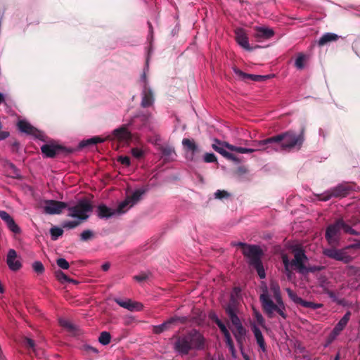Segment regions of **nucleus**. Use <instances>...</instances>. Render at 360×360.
Wrapping results in <instances>:
<instances>
[{
  "label": "nucleus",
  "instance_id": "774afa93",
  "mask_svg": "<svg viewBox=\"0 0 360 360\" xmlns=\"http://www.w3.org/2000/svg\"><path fill=\"white\" fill-rule=\"evenodd\" d=\"M238 172L240 174H245L247 172V169L244 167H240L238 168Z\"/></svg>",
  "mask_w": 360,
  "mask_h": 360
},
{
  "label": "nucleus",
  "instance_id": "37998d69",
  "mask_svg": "<svg viewBox=\"0 0 360 360\" xmlns=\"http://www.w3.org/2000/svg\"><path fill=\"white\" fill-rule=\"evenodd\" d=\"M22 345L29 349H32L33 351L35 350V343L32 339L25 338L22 340Z\"/></svg>",
  "mask_w": 360,
  "mask_h": 360
},
{
  "label": "nucleus",
  "instance_id": "aec40b11",
  "mask_svg": "<svg viewBox=\"0 0 360 360\" xmlns=\"http://www.w3.org/2000/svg\"><path fill=\"white\" fill-rule=\"evenodd\" d=\"M235 39L237 43L243 49L251 51L252 49L250 46L248 34L243 28H236L234 31Z\"/></svg>",
  "mask_w": 360,
  "mask_h": 360
},
{
  "label": "nucleus",
  "instance_id": "9b49d317",
  "mask_svg": "<svg viewBox=\"0 0 360 360\" xmlns=\"http://www.w3.org/2000/svg\"><path fill=\"white\" fill-rule=\"evenodd\" d=\"M92 205L86 200H81L74 207H69L71 212L69 216L72 217H77L81 220H86L89 216L86 212L92 210Z\"/></svg>",
  "mask_w": 360,
  "mask_h": 360
},
{
  "label": "nucleus",
  "instance_id": "2eb2a0df",
  "mask_svg": "<svg viewBox=\"0 0 360 360\" xmlns=\"http://www.w3.org/2000/svg\"><path fill=\"white\" fill-rule=\"evenodd\" d=\"M233 326H235L232 329V333L236 340L238 345L242 347L245 340L246 330L243 327L240 319L231 321Z\"/></svg>",
  "mask_w": 360,
  "mask_h": 360
},
{
  "label": "nucleus",
  "instance_id": "bb28decb",
  "mask_svg": "<svg viewBox=\"0 0 360 360\" xmlns=\"http://www.w3.org/2000/svg\"><path fill=\"white\" fill-rule=\"evenodd\" d=\"M225 146L227 149L230 150L231 151H233V152H236V153H252L257 151V150H262V149L238 147V146L231 145L229 143H225ZM261 147L262 148V150H264V148L266 146H261Z\"/></svg>",
  "mask_w": 360,
  "mask_h": 360
},
{
  "label": "nucleus",
  "instance_id": "69168bd1",
  "mask_svg": "<svg viewBox=\"0 0 360 360\" xmlns=\"http://www.w3.org/2000/svg\"><path fill=\"white\" fill-rule=\"evenodd\" d=\"M282 260L284 266H291V261L290 262L286 255L282 257Z\"/></svg>",
  "mask_w": 360,
  "mask_h": 360
},
{
  "label": "nucleus",
  "instance_id": "8fccbe9b",
  "mask_svg": "<svg viewBox=\"0 0 360 360\" xmlns=\"http://www.w3.org/2000/svg\"><path fill=\"white\" fill-rule=\"evenodd\" d=\"M240 292L241 289L239 287H234L233 290L231 292L230 297L233 298L238 300H240Z\"/></svg>",
  "mask_w": 360,
  "mask_h": 360
},
{
  "label": "nucleus",
  "instance_id": "e2e57ef3",
  "mask_svg": "<svg viewBox=\"0 0 360 360\" xmlns=\"http://www.w3.org/2000/svg\"><path fill=\"white\" fill-rule=\"evenodd\" d=\"M229 155H231V157H226V158L229 160H231L233 162H240V160L238 158H237L235 155L229 153Z\"/></svg>",
  "mask_w": 360,
  "mask_h": 360
},
{
  "label": "nucleus",
  "instance_id": "6ab92c4d",
  "mask_svg": "<svg viewBox=\"0 0 360 360\" xmlns=\"http://www.w3.org/2000/svg\"><path fill=\"white\" fill-rule=\"evenodd\" d=\"M177 321H181V323H184L186 321V319L184 317L181 318V317H177V316L171 317L170 319H169L168 320H167L162 324L153 326V331L155 334H160L162 332L169 330L172 324L176 323Z\"/></svg>",
  "mask_w": 360,
  "mask_h": 360
},
{
  "label": "nucleus",
  "instance_id": "338daca9",
  "mask_svg": "<svg viewBox=\"0 0 360 360\" xmlns=\"http://www.w3.org/2000/svg\"><path fill=\"white\" fill-rule=\"evenodd\" d=\"M221 332L224 335V338L231 335L229 330L226 328V327L224 328V329L221 330Z\"/></svg>",
  "mask_w": 360,
  "mask_h": 360
},
{
  "label": "nucleus",
  "instance_id": "13d9d810",
  "mask_svg": "<svg viewBox=\"0 0 360 360\" xmlns=\"http://www.w3.org/2000/svg\"><path fill=\"white\" fill-rule=\"evenodd\" d=\"M117 160L123 165L129 166L130 165V158L128 156H120Z\"/></svg>",
  "mask_w": 360,
  "mask_h": 360
},
{
  "label": "nucleus",
  "instance_id": "4be33fe9",
  "mask_svg": "<svg viewBox=\"0 0 360 360\" xmlns=\"http://www.w3.org/2000/svg\"><path fill=\"white\" fill-rule=\"evenodd\" d=\"M233 72L235 74L242 80L247 81L248 79H251L256 82H260L264 81L266 79L267 76H263V75H252V74H248L240 69H238L236 67H234L233 68Z\"/></svg>",
  "mask_w": 360,
  "mask_h": 360
},
{
  "label": "nucleus",
  "instance_id": "393cba45",
  "mask_svg": "<svg viewBox=\"0 0 360 360\" xmlns=\"http://www.w3.org/2000/svg\"><path fill=\"white\" fill-rule=\"evenodd\" d=\"M154 103V96L152 90L145 86L142 92V99L141 105L143 108H148L153 105Z\"/></svg>",
  "mask_w": 360,
  "mask_h": 360
},
{
  "label": "nucleus",
  "instance_id": "a18cd8bd",
  "mask_svg": "<svg viewBox=\"0 0 360 360\" xmlns=\"http://www.w3.org/2000/svg\"><path fill=\"white\" fill-rule=\"evenodd\" d=\"M323 292L328 295V297L333 301L338 304L341 302L338 300L336 294L332 290H329L328 288H323Z\"/></svg>",
  "mask_w": 360,
  "mask_h": 360
},
{
  "label": "nucleus",
  "instance_id": "a878e982",
  "mask_svg": "<svg viewBox=\"0 0 360 360\" xmlns=\"http://www.w3.org/2000/svg\"><path fill=\"white\" fill-rule=\"evenodd\" d=\"M252 330L256 339L257 343L258 344L262 352H265L266 351V343L264 338L262 335V331L256 326H253Z\"/></svg>",
  "mask_w": 360,
  "mask_h": 360
},
{
  "label": "nucleus",
  "instance_id": "c85d7f7f",
  "mask_svg": "<svg viewBox=\"0 0 360 360\" xmlns=\"http://www.w3.org/2000/svg\"><path fill=\"white\" fill-rule=\"evenodd\" d=\"M339 39V36L336 34L327 32L322 35L318 41L320 46H323L330 42L335 41Z\"/></svg>",
  "mask_w": 360,
  "mask_h": 360
},
{
  "label": "nucleus",
  "instance_id": "f3484780",
  "mask_svg": "<svg viewBox=\"0 0 360 360\" xmlns=\"http://www.w3.org/2000/svg\"><path fill=\"white\" fill-rule=\"evenodd\" d=\"M239 304L240 300L230 297L229 302L224 307L225 312L231 321L239 319L238 316Z\"/></svg>",
  "mask_w": 360,
  "mask_h": 360
},
{
  "label": "nucleus",
  "instance_id": "a19ab883",
  "mask_svg": "<svg viewBox=\"0 0 360 360\" xmlns=\"http://www.w3.org/2000/svg\"><path fill=\"white\" fill-rule=\"evenodd\" d=\"M32 269L37 274H42L44 272V266L39 261H36L32 264Z\"/></svg>",
  "mask_w": 360,
  "mask_h": 360
},
{
  "label": "nucleus",
  "instance_id": "f257e3e1",
  "mask_svg": "<svg viewBox=\"0 0 360 360\" xmlns=\"http://www.w3.org/2000/svg\"><path fill=\"white\" fill-rule=\"evenodd\" d=\"M304 134L305 127H302L299 134L288 130L264 140L255 141L252 145L266 146L264 149L271 148L276 152H289L295 148L300 150L305 139Z\"/></svg>",
  "mask_w": 360,
  "mask_h": 360
},
{
  "label": "nucleus",
  "instance_id": "0eeeda50",
  "mask_svg": "<svg viewBox=\"0 0 360 360\" xmlns=\"http://www.w3.org/2000/svg\"><path fill=\"white\" fill-rule=\"evenodd\" d=\"M259 300L264 312L269 318H273L274 311L277 312L283 319L286 318V314L284 312V305L278 306L275 304L270 298L266 290L264 293L260 295Z\"/></svg>",
  "mask_w": 360,
  "mask_h": 360
},
{
  "label": "nucleus",
  "instance_id": "f704fd0d",
  "mask_svg": "<svg viewBox=\"0 0 360 360\" xmlns=\"http://www.w3.org/2000/svg\"><path fill=\"white\" fill-rule=\"evenodd\" d=\"M51 237L53 240H56L58 237L63 234V230L61 228L53 226L50 229Z\"/></svg>",
  "mask_w": 360,
  "mask_h": 360
},
{
  "label": "nucleus",
  "instance_id": "dca6fc26",
  "mask_svg": "<svg viewBox=\"0 0 360 360\" xmlns=\"http://www.w3.org/2000/svg\"><path fill=\"white\" fill-rule=\"evenodd\" d=\"M6 264L10 270L17 271L22 268L20 258L18 256L17 252L13 249L8 251L6 256Z\"/></svg>",
  "mask_w": 360,
  "mask_h": 360
},
{
  "label": "nucleus",
  "instance_id": "423d86ee",
  "mask_svg": "<svg viewBox=\"0 0 360 360\" xmlns=\"http://www.w3.org/2000/svg\"><path fill=\"white\" fill-rule=\"evenodd\" d=\"M354 241V243L342 249H337L335 247L324 249L323 253L330 259L342 262L344 264H349L352 261L353 258L347 253V250L360 249V239H356Z\"/></svg>",
  "mask_w": 360,
  "mask_h": 360
},
{
  "label": "nucleus",
  "instance_id": "79ce46f5",
  "mask_svg": "<svg viewBox=\"0 0 360 360\" xmlns=\"http://www.w3.org/2000/svg\"><path fill=\"white\" fill-rule=\"evenodd\" d=\"M304 60H305V56L303 54H300L295 60V67L299 70L303 69L304 67Z\"/></svg>",
  "mask_w": 360,
  "mask_h": 360
},
{
  "label": "nucleus",
  "instance_id": "7c9ffc66",
  "mask_svg": "<svg viewBox=\"0 0 360 360\" xmlns=\"http://www.w3.org/2000/svg\"><path fill=\"white\" fill-rule=\"evenodd\" d=\"M115 214V210H112L105 205H100L98 207V216L100 218H109Z\"/></svg>",
  "mask_w": 360,
  "mask_h": 360
},
{
  "label": "nucleus",
  "instance_id": "f8f14e48",
  "mask_svg": "<svg viewBox=\"0 0 360 360\" xmlns=\"http://www.w3.org/2000/svg\"><path fill=\"white\" fill-rule=\"evenodd\" d=\"M41 150L43 154L47 158H53L57 154L59 153H71L73 150L71 148H67L60 145L54 144H44L41 147Z\"/></svg>",
  "mask_w": 360,
  "mask_h": 360
},
{
  "label": "nucleus",
  "instance_id": "39448f33",
  "mask_svg": "<svg viewBox=\"0 0 360 360\" xmlns=\"http://www.w3.org/2000/svg\"><path fill=\"white\" fill-rule=\"evenodd\" d=\"M307 261L308 258L303 250L297 248L294 250V258L291 260V266L299 274L307 275L309 273L319 271L323 268L321 266H307L305 264Z\"/></svg>",
  "mask_w": 360,
  "mask_h": 360
},
{
  "label": "nucleus",
  "instance_id": "ddd939ff",
  "mask_svg": "<svg viewBox=\"0 0 360 360\" xmlns=\"http://www.w3.org/2000/svg\"><path fill=\"white\" fill-rule=\"evenodd\" d=\"M68 207V204L64 202L48 200L45 201L44 212L49 214H59L63 210Z\"/></svg>",
  "mask_w": 360,
  "mask_h": 360
},
{
  "label": "nucleus",
  "instance_id": "e433bc0d",
  "mask_svg": "<svg viewBox=\"0 0 360 360\" xmlns=\"http://www.w3.org/2000/svg\"><path fill=\"white\" fill-rule=\"evenodd\" d=\"M56 277L58 278V280L59 281H60L61 283L64 282V281H66V282H69V283H77V281H75L74 279H72L70 278H69L66 274H65L63 271H58L56 272Z\"/></svg>",
  "mask_w": 360,
  "mask_h": 360
},
{
  "label": "nucleus",
  "instance_id": "052dcab7",
  "mask_svg": "<svg viewBox=\"0 0 360 360\" xmlns=\"http://www.w3.org/2000/svg\"><path fill=\"white\" fill-rule=\"evenodd\" d=\"M84 349L87 352H94L97 354L98 352V349L95 347H93L90 345H84Z\"/></svg>",
  "mask_w": 360,
  "mask_h": 360
},
{
  "label": "nucleus",
  "instance_id": "72a5a7b5",
  "mask_svg": "<svg viewBox=\"0 0 360 360\" xmlns=\"http://www.w3.org/2000/svg\"><path fill=\"white\" fill-rule=\"evenodd\" d=\"M111 335L110 333L107 331H103L101 333L98 338L99 342L103 345H107L110 342Z\"/></svg>",
  "mask_w": 360,
  "mask_h": 360
},
{
  "label": "nucleus",
  "instance_id": "6e6d98bb",
  "mask_svg": "<svg viewBox=\"0 0 360 360\" xmlns=\"http://www.w3.org/2000/svg\"><path fill=\"white\" fill-rule=\"evenodd\" d=\"M132 155L136 158H141L143 156V151L139 148H133L131 150Z\"/></svg>",
  "mask_w": 360,
  "mask_h": 360
},
{
  "label": "nucleus",
  "instance_id": "c756f323",
  "mask_svg": "<svg viewBox=\"0 0 360 360\" xmlns=\"http://www.w3.org/2000/svg\"><path fill=\"white\" fill-rule=\"evenodd\" d=\"M147 191V189H137L131 195L127 197L131 206L136 205L141 199V196Z\"/></svg>",
  "mask_w": 360,
  "mask_h": 360
},
{
  "label": "nucleus",
  "instance_id": "ea45409f",
  "mask_svg": "<svg viewBox=\"0 0 360 360\" xmlns=\"http://www.w3.org/2000/svg\"><path fill=\"white\" fill-rule=\"evenodd\" d=\"M300 305H301L305 308H310V309H319L322 307L321 304L305 301L303 299L302 300V302Z\"/></svg>",
  "mask_w": 360,
  "mask_h": 360
},
{
  "label": "nucleus",
  "instance_id": "1a4fd4ad",
  "mask_svg": "<svg viewBox=\"0 0 360 360\" xmlns=\"http://www.w3.org/2000/svg\"><path fill=\"white\" fill-rule=\"evenodd\" d=\"M133 124V119L127 124H122L120 127L114 129L110 135L106 136L108 140H117L122 143H129L132 139V134L129 131V127Z\"/></svg>",
  "mask_w": 360,
  "mask_h": 360
},
{
  "label": "nucleus",
  "instance_id": "09e8293b",
  "mask_svg": "<svg viewBox=\"0 0 360 360\" xmlns=\"http://www.w3.org/2000/svg\"><path fill=\"white\" fill-rule=\"evenodd\" d=\"M253 314H254V316H255L257 322L258 323V324H259L262 326H264V323H265V320H264V317L262 316V315L261 314V313L259 311H258L257 310L254 309Z\"/></svg>",
  "mask_w": 360,
  "mask_h": 360
},
{
  "label": "nucleus",
  "instance_id": "4d7b16f0",
  "mask_svg": "<svg viewBox=\"0 0 360 360\" xmlns=\"http://www.w3.org/2000/svg\"><path fill=\"white\" fill-rule=\"evenodd\" d=\"M60 324L63 327L68 328L70 331H73L75 328L73 324L67 320H60Z\"/></svg>",
  "mask_w": 360,
  "mask_h": 360
},
{
  "label": "nucleus",
  "instance_id": "c03bdc74",
  "mask_svg": "<svg viewBox=\"0 0 360 360\" xmlns=\"http://www.w3.org/2000/svg\"><path fill=\"white\" fill-rule=\"evenodd\" d=\"M224 338H225L226 344L227 347H229L230 352H231L232 355H234V354L236 352V349H235L234 344L231 339V335L227 337H225Z\"/></svg>",
  "mask_w": 360,
  "mask_h": 360
},
{
  "label": "nucleus",
  "instance_id": "603ef678",
  "mask_svg": "<svg viewBox=\"0 0 360 360\" xmlns=\"http://www.w3.org/2000/svg\"><path fill=\"white\" fill-rule=\"evenodd\" d=\"M56 263L57 265L63 269H68L70 266L68 262L64 258L58 259Z\"/></svg>",
  "mask_w": 360,
  "mask_h": 360
},
{
  "label": "nucleus",
  "instance_id": "5701e85b",
  "mask_svg": "<svg viewBox=\"0 0 360 360\" xmlns=\"http://www.w3.org/2000/svg\"><path fill=\"white\" fill-rule=\"evenodd\" d=\"M255 38L258 41L269 39L274 35V31L272 29L264 27H256L255 28Z\"/></svg>",
  "mask_w": 360,
  "mask_h": 360
},
{
  "label": "nucleus",
  "instance_id": "49530a36",
  "mask_svg": "<svg viewBox=\"0 0 360 360\" xmlns=\"http://www.w3.org/2000/svg\"><path fill=\"white\" fill-rule=\"evenodd\" d=\"M270 290L273 293L274 297L281 294L279 285L276 282H271L270 284Z\"/></svg>",
  "mask_w": 360,
  "mask_h": 360
},
{
  "label": "nucleus",
  "instance_id": "3c124183",
  "mask_svg": "<svg viewBox=\"0 0 360 360\" xmlns=\"http://www.w3.org/2000/svg\"><path fill=\"white\" fill-rule=\"evenodd\" d=\"M79 224V221H67L63 222V227L71 229L77 227Z\"/></svg>",
  "mask_w": 360,
  "mask_h": 360
},
{
  "label": "nucleus",
  "instance_id": "864d4df0",
  "mask_svg": "<svg viewBox=\"0 0 360 360\" xmlns=\"http://www.w3.org/2000/svg\"><path fill=\"white\" fill-rule=\"evenodd\" d=\"M217 157L214 153H206L204 155V161L207 163L217 162Z\"/></svg>",
  "mask_w": 360,
  "mask_h": 360
},
{
  "label": "nucleus",
  "instance_id": "412c9836",
  "mask_svg": "<svg viewBox=\"0 0 360 360\" xmlns=\"http://www.w3.org/2000/svg\"><path fill=\"white\" fill-rule=\"evenodd\" d=\"M0 217L6 224L8 229L14 233H20V229L13 218L6 211L0 210Z\"/></svg>",
  "mask_w": 360,
  "mask_h": 360
},
{
  "label": "nucleus",
  "instance_id": "de8ad7c7",
  "mask_svg": "<svg viewBox=\"0 0 360 360\" xmlns=\"http://www.w3.org/2000/svg\"><path fill=\"white\" fill-rule=\"evenodd\" d=\"M214 196L217 199L228 198L230 197V193L224 190H217L214 193Z\"/></svg>",
  "mask_w": 360,
  "mask_h": 360
},
{
  "label": "nucleus",
  "instance_id": "5fc2aeb1",
  "mask_svg": "<svg viewBox=\"0 0 360 360\" xmlns=\"http://www.w3.org/2000/svg\"><path fill=\"white\" fill-rule=\"evenodd\" d=\"M150 274L148 273H141L139 275H136L134 276V279L136 280L139 283H141L145 281L146 279L148 278Z\"/></svg>",
  "mask_w": 360,
  "mask_h": 360
},
{
  "label": "nucleus",
  "instance_id": "9d476101",
  "mask_svg": "<svg viewBox=\"0 0 360 360\" xmlns=\"http://www.w3.org/2000/svg\"><path fill=\"white\" fill-rule=\"evenodd\" d=\"M182 146L185 153L186 158L192 162L198 160V154L201 152L200 148L194 139L185 138L182 140Z\"/></svg>",
  "mask_w": 360,
  "mask_h": 360
},
{
  "label": "nucleus",
  "instance_id": "680f3d73",
  "mask_svg": "<svg viewBox=\"0 0 360 360\" xmlns=\"http://www.w3.org/2000/svg\"><path fill=\"white\" fill-rule=\"evenodd\" d=\"M10 134L8 131H0V141L4 140L9 136Z\"/></svg>",
  "mask_w": 360,
  "mask_h": 360
},
{
  "label": "nucleus",
  "instance_id": "4468645a",
  "mask_svg": "<svg viewBox=\"0 0 360 360\" xmlns=\"http://www.w3.org/2000/svg\"><path fill=\"white\" fill-rule=\"evenodd\" d=\"M18 127L19 130L22 133L33 136L40 140L44 139V134L43 132L38 130L37 128L31 125L30 123L25 120H20L18 122Z\"/></svg>",
  "mask_w": 360,
  "mask_h": 360
},
{
  "label": "nucleus",
  "instance_id": "20e7f679",
  "mask_svg": "<svg viewBox=\"0 0 360 360\" xmlns=\"http://www.w3.org/2000/svg\"><path fill=\"white\" fill-rule=\"evenodd\" d=\"M231 244L242 249L243 255L248 259L249 265L255 269L260 278H264L266 274L262 262L264 252L261 248L257 245L247 244L242 242L232 243Z\"/></svg>",
  "mask_w": 360,
  "mask_h": 360
},
{
  "label": "nucleus",
  "instance_id": "0e129e2a",
  "mask_svg": "<svg viewBox=\"0 0 360 360\" xmlns=\"http://www.w3.org/2000/svg\"><path fill=\"white\" fill-rule=\"evenodd\" d=\"M274 299L276 302V304L278 305V306H283L284 305L283 304V300H282V297H281V295H278V296H275L274 297Z\"/></svg>",
  "mask_w": 360,
  "mask_h": 360
},
{
  "label": "nucleus",
  "instance_id": "a211bd4d",
  "mask_svg": "<svg viewBox=\"0 0 360 360\" xmlns=\"http://www.w3.org/2000/svg\"><path fill=\"white\" fill-rule=\"evenodd\" d=\"M114 301L121 307L127 309L131 311H139L143 308L142 303L139 302H134L130 299L122 300L120 298H115Z\"/></svg>",
  "mask_w": 360,
  "mask_h": 360
},
{
  "label": "nucleus",
  "instance_id": "bf43d9fd",
  "mask_svg": "<svg viewBox=\"0 0 360 360\" xmlns=\"http://www.w3.org/2000/svg\"><path fill=\"white\" fill-rule=\"evenodd\" d=\"M212 319L217 324L220 330L226 328L225 324L217 316L212 317Z\"/></svg>",
  "mask_w": 360,
  "mask_h": 360
},
{
  "label": "nucleus",
  "instance_id": "f03ea898",
  "mask_svg": "<svg viewBox=\"0 0 360 360\" xmlns=\"http://www.w3.org/2000/svg\"><path fill=\"white\" fill-rule=\"evenodd\" d=\"M205 338L197 330L193 329L186 335L176 338L174 343V349L180 355L188 354L191 350H202L205 347Z\"/></svg>",
  "mask_w": 360,
  "mask_h": 360
},
{
  "label": "nucleus",
  "instance_id": "4c0bfd02",
  "mask_svg": "<svg viewBox=\"0 0 360 360\" xmlns=\"http://www.w3.org/2000/svg\"><path fill=\"white\" fill-rule=\"evenodd\" d=\"M286 292L292 301H293L295 304H300L302 299L298 297L292 290L288 288H286Z\"/></svg>",
  "mask_w": 360,
  "mask_h": 360
},
{
  "label": "nucleus",
  "instance_id": "7ed1b4c3",
  "mask_svg": "<svg viewBox=\"0 0 360 360\" xmlns=\"http://www.w3.org/2000/svg\"><path fill=\"white\" fill-rule=\"evenodd\" d=\"M342 232L352 236H358L359 234L343 218L336 219L333 223L330 224L326 229L325 238L328 245L331 247L339 245Z\"/></svg>",
  "mask_w": 360,
  "mask_h": 360
},
{
  "label": "nucleus",
  "instance_id": "c9c22d12",
  "mask_svg": "<svg viewBox=\"0 0 360 360\" xmlns=\"http://www.w3.org/2000/svg\"><path fill=\"white\" fill-rule=\"evenodd\" d=\"M162 155L165 158H170L173 154H175L174 148L170 146H160L159 148Z\"/></svg>",
  "mask_w": 360,
  "mask_h": 360
},
{
  "label": "nucleus",
  "instance_id": "cd10ccee",
  "mask_svg": "<svg viewBox=\"0 0 360 360\" xmlns=\"http://www.w3.org/2000/svg\"><path fill=\"white\" fill-rule=\"evenodd\" d=\"M225 143L222 142L218 139H214V143L212 144V148L217 153H220L223 157L225 158L226 157H231L229 155V152L226 151L225 148Z\"/></svg>",
  "mask_w": 360,
  "mask_h": 360
},
{
  "label": "nucleus",
  "instance_id": "2f4dec72",
  "mask_svg": "<svg viewBox=\"0 0 360 360\" xmlns=\"http://www.w3.org/2000/svg\"><path fill=\"white\" fill-rule=\"evenodd\" d=\"M106 140H107L106 137L105 139H103L99 136H94L91 139L81 141L79 144V147L82 148H84V147L90 146V145L97 144L98 143H103Z\"/></svg>",
  "mask_w": 360,
  "mask_h": 360
},
{
  "label": "nucleus",
  "instance_id": "58836bf2",
  "mask_svg": "<svg viewBox=\"0 0 360 360\" xmlns=\"http://www.w3.org/2000/svg\"><path fill=\"white\" fill-rule=\"evenodd\" d=\"M94 238V233L92 231L89 229L84 230L81 234H80V240L82 241H88L89 240H91Z\"/></svg>",
  "mask_w": 360,
  "mask_h": 360
},
{
  "label": "nucleus",
  "instance_id": "6e6552de",
  "mask_svg": "<svg viewBox=\"0 0 360 360\" xmlns=\"http://www.w3.org/2000/svg\"><path fill=\"white\" fill-rule=\"evenodd\" d=\"M354 186L349 183L340 184L321 194L319 199L322 201H328L332 198H345L354 191Z\"/></svg>",
  "mask_w": 360,
  "mask_h": 360
},
{
  "label": "nucleus",
  "instance_id": "b1692460",
  "mask_svg": "<svg viewBox=\"0 0 360 360\" xmlns=\"http://www.w3.org/2000/svg\"><path fill=\"white\" fill-rule=\"evenodd\" d=\"M351 315H352L351 311H347L345 313V314L343 316V317L335 326L334 328L332 330V334L334 336L338 335L343 330V329L347 325V323L350 319Z\"/></svg>",
  "mask_w": 360,
  "mask_h": 360
},
{
  "label": "nucleus",
  "instance_id": "473e14b6",
  "mask_svg": "<svg viewBox=\"0 0 360 360\" xmlns=\"http://www.w3.org/2000/svg\"><path fill=\"white\" fill-rule=\"evenodd\" d=\"M132 206H131L130 202L128 201V200L126 198L124 201L121 202L117 209L115 210V213L117 214H124L125 213L129 208H131Z\"/></svg>",
  "mask_w": 360,
  "mask_h": 360
}]
</instances>
